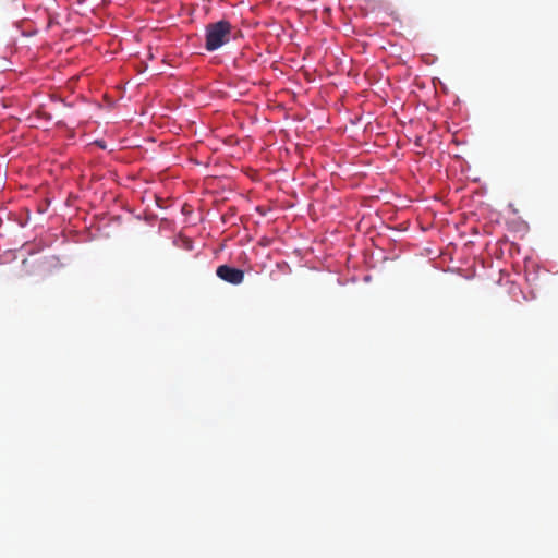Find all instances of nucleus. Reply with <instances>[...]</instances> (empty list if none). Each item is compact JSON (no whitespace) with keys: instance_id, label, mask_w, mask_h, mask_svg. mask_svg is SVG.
I'll return each instance as SVG.
<instances>
[{"instance_id":"1","label":"nucleus","mask_w":558,"mask_h":558,"mask_svg":"<svg viewBox=\"0 0 558 558\" xmlns=\"http://www.w3.org/2000/svg\"><path fill=\"white\" fill-rule=\"evenodd\" d=\"M231 28L232 26L227 20L209 23L206 26L205 49L207 51H215L228 44L231 39Z\"/></svg>"},{"instance_id":"2","label":"nucleus","mask_w":558,"mask_h":558,"mask_svg":"<svg viewBox=\"0 0 558 558\" xmlns=\"http://www.w3.org/2000/svg\"><path fill=\"white\" fill-rule=\"evenodd\" d=\"M216 275L223 281L231 283V284H240L244 280V271L230 267L228 265H220L217 270Z\"/></svg>"}]
</instances>
